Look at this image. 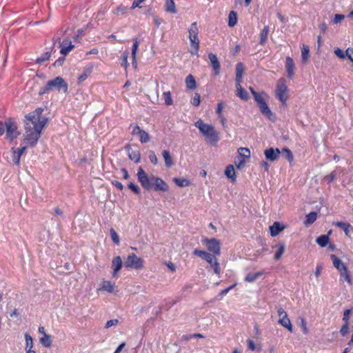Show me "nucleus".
Wrapping results in <instances>:
<instances>
[{
	"instance_id": "obj_1",
	"label": "nucleus",
	"mask_w": 353,
	"mask_h": 353,
	"mask_svg": "<svg viewBox=\"0 0 353 353\" xmlns=\"http://www.w3.org/2000/svg\"><path fill=\"white\" fill-rule=\"evenodd\" d=\"M43 111L42 108H39L26 116L25 132L22 140L23 146L17 150L12 148L11 150V160L14 164H19L20 157L27 147H34L37 144L48 122L47 118L42 115Z\"/></svg>"
},
{
	"instance_id": "obj_2",
	"label": "nucleus",
	"mask_w": 353,
	"mask_h": 353,
	"mask_svg": "<svg viewBox=\"0 0 353 353\" xmlns=\"http://www.w3.org/2000/svg\"><path fill=\"white\" fill-rule=\"evenodd\" d=\"M194 125L204 136L205 141L212 145H215L219 141V133L215 130L213 125L205 123L201 119L195 122Z\"/></svg>"
},
{
	"instance_id": "obj_3",
	"label": "nucleus",
	"mask_w": 353,
	"mask_h": 353,
	"mask_svg": "<svg viewBox=\"0 0 353 353\" xmlns=\"http://www.w3.org/2000/svg\"><path fill=\"white\" fill-rule=\"evenodd\" d=\"M334 267L338 270L340 281H345L349 285L353 284V278L347 265L335 254L330 256Z\"/></svg>"
},
{
	"instance_id": "obj_4",
	"label": "nucleus",
	"mask_w": 353,
	"mask_h": 353,
	"mask_svg": "<svg viewBox=\"0 0 353 353\" xmlns=\"http://www.w3.org/2000/svg\"><path fill=\"white\" fill-rule=\"evenodd\" d=\"M52 91H63L64 93H66L68 91V84L62 77H57L46 83L41 93L43 94Z\"/></svg>"
},
{
	"instance_id": "obj_5",
	"label": "nucleus",
	"mask_w": 353,
	"mask_h": 353,
	"mask_svg": "<svg viewBox=\"0 0 353 353\" xmlns=\"http://www.w3.org/2000/svg\"><path fill=\"white\" fill-rule=\"evenodd\" d=\"M193 254L205 260L210 265L211 268L214 270V272L216 275L220 274L221 268L218 259H216L215 255H213L212 254L209 253L208 252L199 250L197 249H195L194 250Z\"/></svg>"
},
{
	"instance_id": "obj_6",
	"label": "nucleus",
	"mask_w": 353,
	"mask_h": 353,
	"mask_svg": "<svg viewBox=\"0 0 353 353\" xmlns=\"http://www.w3.org/2000/svg\"><path fill=\"white\" fill-rule=\"evenodd\" d=\"M274 94L283 105H286L289 98V89L283 78H280L277 81Z\"/></svg>"
},
{
	"instance_id": "obj_7",
	"label": "nucleus",
	"mask_w": 353,
	"mask_h": 353,
	"mask_svg": "<svg viewBox=\"0 0 353 353\" xmlns=\"http://www.w3.org/2000/svg\"><path fill=\"white\" fill-rule=\"evenodd\" d=\"M124 265L128 268L141 270L144 268V261L143 259L137 256L135 254L132 253L128 255Z\"/></svg>"
},
{
	"instance_id": "obj_8",
	"label": "nucleus",
	"mask_w": 353,
	"mask_h": 353,
	"mask_svg": "<svg viewBox=\"0 0 353 353\" xmlns=\"http://www.w3.org/2000/svg\"><path fill=\"white\" fill-rule=\"evenodd\" d=\"M201 242L206 246L209 252L213 253V255L219 256L221 254V242L219 240L214 238H203Z\"/></svg>"
},
{
	"instance_id": "obj_9",
	"label": "nucleus",
	"mask_w": 353,
	"mask_h": 353,
	"mask_svg": "<svg viewBox=\"0 0 353 353\" xmlns=\"http://www.w3.org/2000/svg\"><path fill=\"white\" fill-rule=\"evenodd\" d=\"M6 137L10 141L17 139L20 134L17 130V123L12 119H8L5 121Z\"/></svg>"
},
{
	"instance_id": "obj_10",
	"label": "nucleus",
	"mask_w": 353,
	"mask_h": 353,
	"mask_svg": "<svg viewBox=\"0 0 353 353\" xmlns=\"http://www.w3.org/2000/svg\"><path fill=\"white\" fill-rule=\"evenodd\" d=\"M137 177L143 188L150 190L152 188L153 180L152 176H149L141 167L138 170Z\"/></svg>"
},
{
	"instance_id": "obj_11",
	"label": "nucleus",
	"mask_w": 353,
	"mask_h": 353,
	"mask_svg": "<svg viewBox=\"0 0 353 353\" xmlns=\"http://www.w3.org/2000/svg\"><path fill=\"white\" fill-rule=\"evenodd\" d=\"M277 313L279 316L278 323L292 332L293 331V327L288 316L287 312L283 310V308L280 307L277 310Z\"/></svg>"
},
{
	"instance_id": "obj_12",
	"label": "nucleus",
	"mask_w": 353,
	"mask_h": 353,
	"mask_svg": "<svg viewBox=\"0 0 353 353\" xmlns=\"http://www.w3.org/2000/svg\"><path fill=\"white\" fill-rule=\"evenodd\" d=\"M130 128H132V134L133 135L139 136V141L141 143H145L150 141V137L148 132L141 129L137 125H131Z\"/></svg>"
},
{
	"instance_id": "obj_13",
	"label": "nucleus",
	"mask_w": 353,
	"mask_h": 353,
	"mask_svg": "<svg viewBox=\"0 0 353 353\" xmlns=\"http://www.w3.org/2000/svg\"><path fill=\"white\" fill-rule=\"evenodd\" d=\"M153 180L152 186L155 191L167 192L169 189L168 185L161 178L152 176Z\"/></svg>"
},
{
	"instance_id": "obj_14",
	"label": "nucleus",
	"mask_w": 353,
	"mask_h": 353,
	"mask_svg": "<svg viewBox=\"0 0 353 353\" xmlns=\"http://www.w3.org/2000/svg\"><path fill=\"white\" fill-rule=\"evenodd\" d=\"M285 70L287 77L289 79H292L295 73V64L293 59L290 57H287L285 59Z\"/></svg>"
},
{
	"instance_id": "obj_15",
	"label": "nucleus",
	"mask_w": 353,
	"mask_h": 353,
	"mask_svg": "<svg viewBox=\"0 0 353 353\" xmlns=\"http://www.w3.org/2000/svg\"><path fill=\"white\" fill-rule=\"evenodd\" d=\"M280 153L281 151L278 148L274 149L272 148L267 149L264 152L266 159L271 161L276 160L279 158Z\"/></svg>"
},
{
	"instance_id": "obj_16",
	"label": "nucleus",
	"mask_w": 353,
	"mask_h": 353,
	"mask_svg": "<svg viewBox=\"0 0 353 353\" xmlns=\"http://www.w3.org/2000/svg\"><path fill=\"white\" fill-rule=\"evenodd\" d=\"M115 288L116 285L114 283L110 281H103L101 283L100 288L98 290L109 293H112L114 292Z\"/></svg>"
},
{
	"instance_id": "obj_17",
	"label": "nucleus",
	"mask_w": 353,
	"mask_h": 353,
	"mask_svg": "<svg viewBox=\"0 0 353 353\" xmlns=\"http://www.w3.org/2000/svg\"><path fill=\"white\" fill-rule=\"evenodd\" d=\"M208 57L210 61V64L214 71V74L216 75H219L220 73V63L216 56L213 53H210Z\"/></svg>"
},
{
	"instance_id": "obj_18",
	"label": "nucleus",
	"mask_w": 353,
	"mask_h": 353,
	"mask_svg": "<svg viewBox=\"0 0 353 353\" xmlns=\"http://www.w3.org/2000/svg\"><path fill=\"white\" fill-rule=\"evenodd\" d=\"M122 265H123L122 260L119 256H116L113 259V260L112 261V268L113 269L112 276L114 277L117 276L118 272L122 268Z\"/></svg>"
},
{
	"instance_id": "obj_19",
	"label": "nucleus",
	"mask_w": 353,
	"mask_h": 353,
	"mask_svg": "<svg viewBox=\"0 0 353 353\" xmlns=\"http://www.w3.org/2000/svg\"><path fill=\"white\" fill-rule=\"evenodd\" d=\"M61 54L63 55L68 54L74 48V46L72 44L70 40H65L61 44Z\"/></svg>"
},
{
	"instance_id": "obj_20",
	"label": "nucleus",
	"mask_w": 353,
	"mask_h": 353,
	"mask_svg": "<svg viewBox=\"0 0 353 353\" xmlns=\"http://www.w3.org/2000/svg\"><path fill=\"white\" fill-rule=\"evenodd\" d=\"M191 43L190 52L192 54H197L199 50V39L198 36L189 38Z\"/></svg>"
},
{
	"instance_id": "obj_21",
	"label": "nucleus",
	"mask_w": 353,
	"mask_h": 353,
	"mask_svg": "<svg viewBox=\"0 0 353 353\" xmlns=\"http://www.w3.org/2000/svg\"><path fill=\"white\" fill-rule=\"evenodd\" d=\"M261 112L270 120H274V115L269 108L267 103L259 106Z\"/></svg>"
},
{
	"instance_id": "obj_22",
	"label": "nucleus",
	"mask_w": 353,
	"mask_h": 353,
	"mask_svg": "<svg viewBox=\"0 0 353 353\" xmlns=\"http://www.w3.org/2000/svg\"><path fill=\"white\" fill-rule=\"evenodd\" d=\"M285 229V226L279 222H274L272 225L270 226L271 236H276Z\"/></svg>"
},
{
	"instance_id": "obj_23",
	"label": "nucleus",
	"mask_w": 353,
	"mask_h": 353,
	"mask_svg": "<svg viewBox=\"0 0 353 353\" xmlns=\"http://www.w3.org/2000/svg\"><path fill=\"white\" fill-rule=\"evenodd\" d=\"M236 96L239 97L240 99L247 101L249 99V95L248 93L242 88L241 83H236Z\"/></svg>"
},
{
	"instance_id": "obj_24",
	"label": "nucleus",
	"mask_w": 353,
	"mask_h": 353,
	"mask_svg": "<svg viewBox=\"0 0 353 353\" xmlns=\"http://www.w3.org/2000/svg\"><path fill=\"white\" fill-rule=\"evenodd\" d=\"M133 45L132 48V65L134 68H137V52L139 45V41L137 39H133Z\"/></svg>"
},
{
	"instance_id": "obj_25",
	"label": "nucleus",
	"mask_w": 353,
	"mask_h": 353,
	"mask_svg": "<svg viewBox=\"0 0 353 353\" xmlns=\"http://www.w3.org/2000/svg\"><path fill=\"white\" fill-rule=\"evenodd\" d=\"M243 72H244L243 64L242 63H238L236 65V78H235L236 83H241Z\"/></svg>"
},
{
	"instance_id": "obj_26",
	"label": "nucleus",
	"mask_w": 353,
	"mask_h": 353,
	"mask_svg": "<svg viewBox=\"0 0 353 353\" xmlns=\"http://www.w3.org/2000/svg\"><path fill=\"white\" fill-rule=\"evenodd\" d=\"M335 226L341 228L347 236H349V232L353 230L350 224L345 222L337 221L333 223Z\"/></svg>"
},
{
	"instance_id": "obj_27",
	"label": "nucleus",
	"mask_w": 353,
	"mask_h": 353,
	"mask_svg": "<svg viewBox=\"0 0 353 353\" xmlns=\"http://www.w3.org/2000/svg\"><path fill=\"white\" fill-rule=\"evenodd\" d=\"M268 95L264 92H261L255 97H254V99L258 106L266 103V101L268 99Z\"/></svg>"
},
{
	"instance_id": "obj_28",
	"label": "nucleus",
	"mask_w": 353,
	"mask_h": 353,
	"mask_svg": "<svg viewBox=\"0 0 353 353\" xmlns=\"http://www.w3.org/2000/svg\"><path fill=\"white\" fill-rule=\"evenodd\" d=\"M225 174L228 179H231L232 182L236 181V174L232 165H229L225 168Z\"/></svg>"
},
{
	"instance_id": "obj_29",
	"label": "nucleus",
	"mask_w": 353,
	"mask_h": 353,
	"mask_svg": "<svg viewBox=\"0 0 353 353\" xmlns=\"http://www.w3.org/2000/svg\"><path fill=\"white\" fill-rule=\"evenodd\" d=\"M127 149L129 158L135 163L139 162L141 159L140 152L139 150H132L130 147H128Z\"/></svg>"
},
{
	"instance_id": "obj_30",
	"label": "nucleus",
	"mask_w": 353,
	"mask_h": 353,
	"mask_svg": "<svg viewBox=\"0 0 353 353\" xmlns=\"http://www.w3.org/2000/svg\"><path fill=\"white\" fill-rule=\"evenodd\" d=\"M92 70L93 66L92 65H87L84 68L83 73L81 75H79L78 78L79 82H82L84 80H85L88 78V77L90 76V74L92 72Z\"/></svg>"
},
{
	"instance_id": "obj_31",
	"label": "nucleus",
	"mask_w": 353,
	"mask_h": 353,
	"mask_svg": "<svg viewBox=\"0 0 353 353\" xmlns=\"http://www.w3.org/2000/svg\"><path fill=\"white\" fill-rule=\"evenodd\" d=\"M263 271H259L254 273H248L246 276L245 277V281L247 283H253L258 278L263 274Z\"/></svg>"
},
{
	"instance_id": "obj_32",
	"label": "nucleus",
	"mask_w": 353,
	"mask_h": 353,
	"mask_svg": "<svg viewBox=\"0 0 353 353\" xmlns=\"http://www.w3.org/2000/svg\"><path fill=\"white\" fill-rule=\"evenodd\" d=\"M165 10L167 12L175 14L177 10L173 0H165Z\"/></svg>"
},
{
	"instance_id": "obj_33",
	"label": "nucleus",
	"mask_w": 353,
	"mask_h": 353,
	"mask_svg": "<svg viewBox=\"0 0 353 353\" xmlns=\"http://www.w3.org/2000/svg\"><path fill=\"white\" fill-rule=\"evenodd\" d=\"M162 156L165 161V164L168 168H170L174 165L172 157L168 150H163Z\"/></svg>"
},
{
	"instance_id": "obj_34",
	"label": "nucleus",
	"mask_w": 353,
	"mask_h": 353,
	"mask_svg": "<svg viewBox=\"0 0 353 353\" xmlns=\"http://www.w3.org/2000/svg\"><path fill=\"white\" fill-rule=\"evenodd\" d=\"M173 182L179 187L183 188V187H188L190 185L191 182L185 178H176L174 177L172 179Z\"/></svg>"
},
{
	"instance_id": "obj_35",
	"label": "nucleus",
	"mask_w": 353,
	"mask_h": 353,
	"mask_svg": "<svg viewBox=\"0 0 353 353\" xmlns=\"http://www.w3.org/2000/svg\"><path fill=\"white\" fill-rule=\"evenodd\" d=\"M268 33H269V26H264V28L262 29L261 33H260V41H259V43L262 46H263L267 39H268Z\"/></svg>"
},
{
	"instance_id": "obj_36",
	"label": "nucleus",
	"mask_w": 353,
	"mask_h": 353,
	"mask_svg": "<svg viewBox=\"0 0 353 353\" xmlns=\"http://www.w3.org/2000/svg\"><path fill=\"white\" fill-rule=\"evenodd\" d=\"M185 84L188 89L194 90L196 86V81L192 74L187 76L185 79Z\"/></svg>"
},
{
	"instance_id": "obj_37",
	"label": "nucleus",
	"mask_w": 353,
	"mask_h": 353,
	"mask_svg": "<svg viewBox=\"0 0 353 353\" xmlns=\"http://www.w3.org/2000/svg\"><path fill=\"white\" fill-rule=\"evenodd\" d=\"M39 342L43 346L50 347L52 345L51 336L49 334H44V336L40 338Z\"/></svg>"
},
{
	"instance_id": "obj_38",
	"label": "nucleus",
	"mask_w": 353,
	"mask_h": 353,
	"mask_svg": "<svg viewBox=\"0 0 353 353\" xmlns=\"http://www.w3.org/2000/svg\"><path fill=\"white\" fill-rule=\"evenodd\" d=\"M189 38L196 37L199 34V29L196 22L192 23L188 28Z\"/></svg>"
},
{
	"instance_id": "obj_39",
	"label": "nucleus",
	"mask_w": 353,
	"mask_h": 353,
	"mask_svg": "<svg viewBox=\"0 0 353 353\" xmlns=\"http://www.w3.org/2000/svg\"><path fill=\"white\" fill-rule=\"evenodd\" d=\"M310 57V49L308 46L303 45L301 49V58L303 63H306L308 61Z\"/></svg>"
},
{
	"instance_id": "obj_40",
	"label": "nucleus",
	"mask_w": 353,
	"mask_h": 353,
	"mask_svg": "<svg viewBox=\"0 0 353 353\" xmlns=\"http://www.w3.org/2000/svg\"><path fill=\"white\" fill-rule=\"evenodd\" d=\"M316 241L321 247L323 248L327 245L329 237L327 235H321L316 239Z\"/></svg>"
},
{
	"instance_id": "obj_41",
	"label": "nucleus",
	"mask_w": 353,
	"mask_h": 353,
	"mask_svg": "<svg viewBox=\"0 0 353 353\" xmlns=\"http://www.w3.org/2000/svg\"><path fill=\"white\" fill-rule=\"evenodd\" d=\"M316 218H317V214L316 212H310V214H308L306 216L305 224L310 225V224L313 223L316 220Z\"/></svg>"
},
{
	"instance_id": "obj_42",
	"label": "nucleus",
	"mask_w": 353,
	"mask_h": 353,
	"mask_svg": "<svg viewBox=\"0 0 353 353\" xmlns=\"http://www.w3.org/2000/svg\"><path fill=\"white\" fill-rule=\"evenodd\" d=\"M25 339H26L25 350H32L33 347V339H32V336L30 334L26 333L25 334Z\"/></svg>"
},
{
	"instance_id": "obj_43",
	"label": "nucleus",
	"mask_w": 353,
	"mask_h": 353,
	"mask_svg": "<svg viewBox=\"0 0 353 353\" xmlns=\"http://www.w3.org/2000/svg\"><path fill=\"white\" fill-rule=\"evenodd\" d=\"M237 17L236 14L234 11H231L229 14V20H228V26L230 27H233L236 24Z\"/></svg>"
},
{
	"instance_id": "obj_44",
	"label": "nucleus",
	"mask_w": 353,
	"mask_h": 353,
	"mask_svg": "<svg viewBox=\"0 0 353 353\" xmlns=\"http://www.w3.org/2000/svg\"><path fill=\"white\" fill-rule=\"evenodd\" d=\"M285 251V245L284 243H281L278 245V250L276 251L274 259L278 261L281 259V256L283 255V252Z\"/></svg>"
},
{
	"instance_id": "obj_45",
	"label": "nucleus",
	"mask_w": 353,
	"mask_h": 353,
	"mask_svg": "<svg viewBox=\"0 0 353 353\" xmlns=\"http://www.w3.org/2000/svg\"><path fill=\"white\" fill-rule=\"evenodd\" d=\"M163 96L164 98L165 105H172L173 101H172L171 93L170 91L163 92Z\"/></svg>"
},
{
	"instance_id": "obj_46",
	"label": "nucleus",
	"mask_w": 353,
	"mask_h": 353,
	"mask_svg": "<svg viewBox=\"0 0 353 353\" xmlns=\"http://www.w3.org/2000/svg\"><path fill=\"white\" fill-rule=\"evenodd\" d=\"M238 153L240 156L243 157L245 158H250V151L247 148H240L238 150Z\"/></svg>"
},
{
	"instance_id": "obj_47",
	"label": "nucleus",
	"mask_w": 353,
	"mask_h": 353,
	"mask_svg": "<svg viewBox=\"0 0 353 353\" xmlns=\"http://www.w3.org/2000/svg\"><path fill=\"white\" fill-rule=\"evenodd\" d=\"M50 57V52H46L45 54H42L41 57H38L36 60V62L39 64L43 63L44 61L48 60Z\"/></svg>"
},
{
	"instance_id": "obj_48",
	"label": "nucleus",
	"mask_w": 353,
	"mask_h": 353,
	"mask_svg": "<svg viewBox=\"0 0 353 353\" xmlns=\"http://www.w3.org/2000/svg\"><path fill=\"white\" fill-rule=\"evenodd\" d=\"M282 152L285 154V157L289 162H292L293 161L292 152L289 149L283 148L282 150Z\"/></svg>"
},
{
	"instance_id": "obj_49",
	"label": "nucleus",
	"mask_w": 353,
	"mask_h": 353,
	"mask_svg": "<svg viewBox=\"0 0 353 353\" xmlns=\"http://www.w3.org/2000/svg\"><path fill=\"white\" fill-rule=\"evenodd\" d=\"M110 236H111L112 240L117 245H119V235L117 234V233L116 232V231L112 228V229H110Z\"/></svg>"
},
{
	"instance_id": "obj_50",
	"label": "nucleus",
	"mask_w": 353,
	"mask_h": 353,
	"mask_svg": "<svg viewBox=\"0 0 353 353\" xmlns=\"http://www.w3.org/2000/svg\"><path fill=\"white\" fill-rule=\"evenodd\" d=\"M148 158L152 164L156 165L157 163L158 159L154 151L149 152Z\"/></svg>"
},
{
	"instance_id": "obj_51",
	"label": "nucleus",
	"mask_w": 353,
	"mask_h": 353,
	"mask_svg": "<svg viewBox=\"0 0 353 353\" xmlns=\"http://www.w3.org/2000/svg\"><path fill=\"white\" fill-rule=\"evenodd\" d=\"M349 332V323H344V325L340 330V333L342 336H346Z\"/></svg>"
},
{
	"instance_id": "obj_52",
	"label": "nucleus",
	"mask_w": 353,
	"mask_h": 353,
	"mask_svg": "<svg viewBox=\"0 0 353 353\" xmlns=\"http://www.w3.org/2000/svg\"><path fill=\"white\" fill-rule=\"evenodd\" d=\"M200 102V95L198 93H196L194 97L192 98L191 103L194 106H199Z\"/></svg>"
},
{
	"instance_id": "obj_53",
	"label": "nucleus",
	"mask_w": 353,
	"mask_h": 353,
	"mask_svg": "<svg viewBox=\"0 0 353 353\" xmlns=\"http://www.w3.org/2000/svg\"><path fill=\"white\" fill-rule=\"evenodd\" d=\"M128 188L137 194L140 193V188L138 185L134 184L133 183H130L128 184Z\"/></svg>"
},
{
	"instance_id": "obj_54",
	"label": "nucleus",
	"mask_w": 353,
	"mask_h": 353,
	"mask_svg": "<svg viewBox=\"0 0 353 353\" xmlns=\"http://www.w3.org/2000/svg\"><path fill=\"white\" fill-rule=\"evenodd\" d=\"M344 18H345V16L343 14H336L334 15L332 21L334 23H339L344 19Z\"/></svg>"
},
{
	"instance_id": "obj_55",
	"label": "nucleus",
	"mask_w": 353,
	"mask_h": 353,
	"mask_svg": "<svg viewBox=\"0 0 353 353\" xmlns=\"http://www.w3.org/2000/svg\"><path fill=\"white\" fill-rule=\"evenodd\" d=\"M128 52H125L122 55V62L121 65L124 66L125 68L128 66Z\"/></svg>"
},
{
	"instance_id": "obj_56",
	"label": "nucleus",
	"mask_w": 353,
	"mask_h": 353,
	"mask_svg": "<svg viewBox=\"0 0 353 353\" xmlns=\"http://www.w3.org/2000/svg\"><path fill=\"white\" fill-rule=\"evenodd\" d=\"M351 310H345L343 312V321L344 323H349V316L351 313Z\"/></svg>"
},
{
	"instance_id": "obj_57",
	"label": "nucleus",
	"mask_w": 353,
	"mask_h": 353,
	"mask_svg": "<svg viewBox=\"0 0 353 353\" xmlns=\"http://www.w3.org/2000/svg\"><path fill=\"white\" fill-rule=\"evenodd\" d=\"M347 57L352 62H353V49L347 48L345 52V57Z\"/></svg>"
},
{
	"instance_id": "obj_58",
	"label": "nucleus",
	"mask_w": 353,
	"mask_h": 353,
	"mask_svg": "<svg viewBox=\"0 0 353 353\" xmlns=\"http://www.w3.org/2000/svg\"><path fill=\"white\" fill-rule=\"evenodd\" d=\"M301 327L302 328L303 332L305 334H307L308 333V329L307 327V323L304 319H301Z\"/></svg>"
},
{
	"instance_id": "obj_59",
	"label": "nucleus",
	"mask_w": 353,
	"mask_h": 353,
	"mask_svg": "<svg viewBox=\"0 0 353 353\" xmlns=\"http://www.w3.org/2000/svg\"><path fill=\"white\" fill-rule=\"evenodd\" d=\"M119 323V321L117 319H112L109 320L105 323V328H109L112 326L117 325Z\"/></svg>"
},
{
	"instance_id": "obj_60",
	"label": "nucleus",
	"mask_w": 353,
	"mask_h": 353,
	"mask_svg": "<svg viewBox=\"0 0 353 353\" xmlns=\"http://www.w3.org/2000/svg\"><path fill=\"white\" fill-rule=\"evenodd\" d=\"M334 54L340 59L345 58V52L340 48H336L334 50Z\"/></svg>"
},
{
	"instance_id": "obj_61",
	"label": "nucleus",
	"mask_w": 353,
	"mask_h": 353,
	"mask_svg": "<svg viewBox=\"0 0 353 353\" xmlns=\"http://www.w3.org/2000/svg\"><path fill=\"white\" fill-rule=\"evenodd\" d=\"M145 0H134L132 4V8H141L140 4L144 2Z\"/></svg>"
},
{
	"instance_id": "obj_62",
	"label": "nucleus",
	"mask_w": 353,
	"mask_h": 353,
	"mask_svg": "<svg viewBox=\"0 0 353 353\" xmlns=\"http://www.w3.org/2000/svg\"><path fill=\"white\" fill-rule=\"evenodd\" d=\"M223 109V103H219L217 104V108H216V113L219 114V117H221V115H223L222 114Z\"/></svg>"
},
{
	"instance_id": "obj_63",
	"label": "nucleus",
	"mask_w": 353,
	"mask_h": 353,
	"mask_svg": "<svg viewBox=\"0 0 353 353\" xmlns=\"http://www.w3.org/2000/svg\"><path fill=\"white\" fill-rule=\"evenodd\" d=\"M127 11V8L124 6H119L116 10V14H124Z\"/></svg>"
},
{
	"instance_id": "obj_64",
	"label": "nucleus",
	"mask_w": 353,
	"mask_h": 353,
	"mask_svg": "<svg viewBox=\"0 0 353 353\" xmlns=\"http://www.w3.org/2000/svg\"><path fill=\"white\" fill-rule=\"evenodd\" d=\"M112 183L113 185H114L117 188H118L120 190H122L123 189V185L121 184V183L117 181H112Z\"/></svg>"
}]
</instances>
